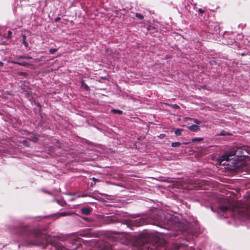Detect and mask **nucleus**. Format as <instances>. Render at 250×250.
Segmentation results:
<instances>
[{"instance_id":"f257e3e1","label":"nucleus","mask_w":250,"mask_h":250,"mask_svg":"<svg viewBox=\"0 0 250 250\" xmlns=\"http://www.w3.org/2000/svg\"><path fill=\"white\" fill-rule=\"evenodd\" d=\"M27 231V229L22 226H21L18 230H15L16 233H22L23 232L27 233L28 235L27 241L30 245L44 247L46 245L50 243V244L48 245L50 250H68L60 243H53L51 236L42 233L39 230L35 229Z\"/></svg>"},{"instance_id":"f03ea898","label":"nucleus","mask_w":250,"mask_h":250,"mask_svg":"<svg viewBox=\"0 0 250 250\" xmlns=\"http://www.w3.org/2000/svg\"><path fill=\"white\" fill-rule=\"evenodd\" d=\"M248 153L246 149L241 147H234L221 156L218 159L217 162L220 165H227L228 164H226V162L233 159V157L237 158L244 157L246 156Z\"/></svg>"},{"instance_id":"7ed1b4c3","label":"nucleus","mask_w":250,"mask_h":250,"mask_svg":"<svg viewBox=\"0 0 250 250\" xmlns=\"http://www.w3.org/2000/svg\"><path fill=\"white\" fill-rule=\"evenodd\" d=\"M165 219L167 220V221H165V223L172 228L180 229L182 231L186 230L187 228V226L182 224L179 221V219L174 215L167 214L166 215Z\"/></svg>"},{"instance_id":"20e7f679","label":"nucleus","mask_w":250,"mask_h":250,"mask_svg":"<svg viewBox=\"0 0 250 250\" xmlns=\"http://www.w3.org/2000/svg\"><path fill=\"white\" fill-rule=\"evenodd\" d=\"M218 209L219 211L223 213L229 211L230 215H232L234 208L230 206H220L218 207Z\"/></svg>"},{"instance_id":"39448f33","label":"nucleus","mask_w":250,"mask_h":250,"mask_svg":"<svg viewBox=\"0 0 250 250\" xmlns=\"http://www.w3.org/2000/svg\"><path fill=\"white\" fill-rule=\"evenodd\" d=\"M132 224H134L135 226L138 227L143 225L145 221L143 218H137L134 220H132L131 221Z\"/></svg>"},{"instance_id":"423d86ee","label":"nucleus","mask_w":250,"mask_h":250,"mask_svg":"<svg viewBox=\"0 0 250 250\" xmlns=\"http://www.w3.org/2000/svg\"><path fill=\"white\" fill-rule=\"evenodd\" d=\"M97 191L95 190L92 192L83 193L82 194H79L77 196L78 197H90L95 199H96V194Z\"/></svg>"},{"instance_id":"0eeeda50","label":"nucleus","mask_w":250,"mask_h":250,"mask_svg":"<svg viewBox=\"0 0 250 250\" xmlns=\"http://www.w3.org/2000/svg\"><path fill=\"white\" fill-rule=\"evenodd\" d=\"M92 208L90 207H83L81 208V212L84 215H89L92 211Z\"/></svg>"},{"instance_id":"6e6552de","label":"nucleus","mask_w":250,"mask_h":250,"mask_svg":"<svg viewBox=\"0 0 250 250\" xmlns=\"http://www.w3.org/2000/svg\"><path fill=\"white\" fill-rule=\"evenodd\" d=\"M188 128L190 131L195 132L199 130V127L197 125H192L188 126Z\"/></svg>"},{"instance_id":"1a4fd4ad","label":"nucleus","mask_w":250,"mask_h":250,"mask_svg":"<svg viewBox=\"0 0 250 250\" xmlns=\"http://www.w3.org/2000/svg\"><path fill=\"white\" fill-rule=\"evenodd\" d=\"M11 63L13 64H17L21 66H27L28 65V63L26 62H19L17 61H12L11 62Z\"/></svg>"},{"instance_id":"9d476101","label":"nucleus","mask_w":250,"mask_h":250,"mask_svg":"<svg viewBox=\"0 0 250 250\" xmlns=\"http://www.w3.org/2000/svg\"><path fill=\"white\" fill-rule=\"evenodd\" d=\"M56 201L58 204L60 205L61 206H64L66 204L65 202L62 200H56Z\"/></svg>"},{"instance_id":"9b49d317","label":"nucleus","mask_w":250,"mask_h":250,"mask_svg":"<svg viewBox=\"0 0 250 250\" xmlns=\"http://www.w3.org/2000/svg\"><path fill=\"white\" fill-rule=\"evenodd\" d=\"M204 140L203 138H193L192 139V142H201Z\"/></svg>"},{"instance_id":"f8f14e48","label":"nucleus","mask_w":250,"mask_h":250,"mask_svg":"<svg viewBox=\"0 0 250 250\" xmlns=\"http://www.w3.org/2000/svg\"><path fill=\"white\" fill-rule=\"evenodd\" d=\"M91 179L94 182V183H91V186H93L95 185V184H96V183L97 182H100V180H99L98 179H96V178H95L94 177H93Z\"/></svg>"},{"instance_id":"ddd939ff","label":"nucleus","mask_w":250,"mask_h":250,"mask_svg":"<svg viewBox=\"0 0 250 250\" xmlns=\"http://www.w3.org/2000/svg\"><path fill=\"white\" fill-rule=\"evenodd\" d=\"M111 112L113 113H117L120 115L123 113V111L122 110L115 109H112Z\"/></svg>"},{"instance_id":"4468645a","label":"nucleus","mask_w":250,"mask_h":250,"mask_svg":"<svg viewBox=\"0 0 250 250\" xmlns=\"http://www.w3.org/2000/svg\"><path fill=\"white\" fill-rule=\"evenodd\" d=\"M228 44L231 45L232 47H235V45L237 46L236 42L232 40L228 43Z\"/></svg>"},{"instance_id":"2eb2a0df","label":"nucleus","mask_w":250,"mask_h":250,"mask_svg":"<svg viewBox=\"0 0 250 250\" xmlns=\"http://www.w3.org/2000/svg\"><path fill=\"white\" fill-rule=\"evenodd\" d=\"M135 16L140 20H143L144 19V16L140 13H136L135 14Z\"/></svg>"},{"instance_id":"dca6fc26","label":"nucleus","mask_w":250,"mask_h":250,"mask_svg":"<svg viewBox=\"0 0 250 250\" xmlns=\"http://www.w3.org/2000/svg\"><path fill=\"white\" fill-rule=\"evenodd\" d=\"M175 134L177 136H179V135H181V133H182V129H176L175 130Z\"/></svg>"},{"instance_id":"f3484780","label":"nucleus","mask_w":250,"mask_h":250,"mask_svg":"<svg viewBox=\"0 0 250 250\" xmlns=\"http://www.w3.org/2000/svg\"><path fill=\"white\" fill-rule=\"evenodd\" d=\"M181 145V143L179 142H173L171 144L172 147H178Z\"/></svg>"},{"instance_id":"a211bd4d","label":"nucleus","mask_w":250,"mask_h":250,"mask_svg":"<svg viewBox=\"0 0 250 250\" xmlns=\"http://www.w3.org/2000/svg\"><path fill=\"white\" fill-rule=\"evenodd\" d=\"M29 140L34 142H37L38 141V138L37 137L35 136H32L29 138Z\"/></svg>"},{"instance_id":"6ab92c4d","label":"nucleus","mask_w":250,"mask_h":250,"mask_svg":"<svg viewBox=\"0 0 250 250\" xmlns=\"http://www.w3.org/2000/svg\"><path fill=\"white\" fill-rule=\"evenodd\" d=\"M68 214L67 213L63 212H61V213H58L57 216L58 217H59V216H65L67 215Z\"/></svg>"},{"instance_id":"aec40b11","label":"nucleus","mask_w":250,"mask_h":250,"mask_svg":"<svg viewBox=\"0 0 250 250\" xmlns=\"http://www.w3.org/2000/svg\"><path fill=\"white\" fill-rule=\"evenodd\" d=\"M56 51H57V49H56V48H51L49 50V52L51 54H54Z\"/></svg>"},{"instance_id":"412c9836","label":"nucleus","mask_w":250,"mask_h":250,"mask_svg":"<svg viewBox=\"0 0 250 250\" xmlns=\"http://www.w3.org/2000/svg\"><path fill=\"white\" fill-rule=\"evenodd\" d=\"M195 250V248L192 247V246H187L185 247V250Z\"/></svg>"},{"instance_id":"4be33fe9","label":"nucleus","mask_w":250,"mask_h":250,"mask_svg":"<svg viewBox=\"0 0 250 250\" xmlns=\"http://www.w3.org/2000/svg\"><path fill=\"white\" fill-rule=\"evenodd\" d=\"M19 58L21 59H31V57L29 56H19Z\"/></svg>"},{"instance_id":"5701e85b","label":"nucleus","mask_w":250,"mask_h":250,"mask_svg":"<svg viewBox=\"0 0 250 250\" xmlns=\"http://www.w3.org/2000/svg\"><path fill=\"white\" fill-rule=\"evenodd\" d=\"M220 135H222V136H226L227 135H229V134L228 133H227V132H226L225 131L223 130L220 132Z\"/></svg>"},{"instance_id":"b1692460","label":"nucleus","mask_w":250,"mask_h":250,"mask_svg":"<svg viewBox=\"0 0 250 250\" xmlns=\"http://www.w3.org/2000/svg\"><path fill=\"white\" fill-rule=\"evenodd\" d=\"M22 143L23 144V145L25 146H29V144L28 143V142L26 140H23L22 141Z\"/></svg>"},{"instance_id":"393cba45","label":"nucleus","mask_w":250,"mask_h":250,"mask_svg":"<svg viewBox=\"0 0 250 250\" xmlns=\"http://www.w3.org/2000/svg\"><path fill=\"white\" fill-rule=\"evenodd\" d=\"M192 120H193V122H194L195 124H197V125H199V124H200V123H201V121H200L199 120H198L197 119H194H194H193Z\"/></svg>"},{"instance_id":"a878e982","label":"nucleus","mask_w":250,"mask_h":250,"mask_svg":"<svg viewBox=\"0 0 250 250\" xmlns=\"http://www.w3.org/2000/svg\"><path fill=\"white\" fill-rule=\"evenodd\" d=\"M22 43L24 45V46L27 48L28 46V44L26 40L22 41Z\"/></svg>"},{"instance_id":"bb28decb","label":"nucleus","mask_w":250,"mask_h":250,"mask_svg":"<svg viewBox=\"0 0 250 250\" xmlns=\"http://www.w3.org/2000/svg\"><path fill=\"white\" fill-rule=\"evenodd\" d=\"M12 34V33L11 31H10V30L8 31V33H7V37L8 38H11Z\"/></svg>"},{"instance_id":"cd10ccee","label":"nucleus","mask_w":250,"mask_h":250,"mask_svg":"<svg viewBox=\"0 0 250 250\" xmlns=\"http://www.w3.org/2000/svg\"><path fill=\"white\" fill-rule=\"evenodd\" d=\"M214 27L215 31L216 32H217V30H218L219 29V26H218V25H217V24H216V25H215L214 26Z\"/></svg>"},{"instance_id":"c85d7f7f","label":"nucleus","mask_w":250,"mask_h":250,"mask_svg":"<svg viewBox=\"0 0 250 250\" xmlns=\"http://www.w3.org/2000/svg\"><path fill=\"white\" fill-rule=\"evenodd\" d=\"M198 11L200 13H201V14L205 12V11L204 10H203L202 8L198 9Z\"/></svg>"},{"instance_id":"c756f323","label":"nucleus","mask_w":250,"mask_h":250,"mask_svg":"<svg viewBox=\"0 0 250 250\" xmlns=\"http://www.w3.org/2000/svg\"><path fill=\"white\" fill-rule=\"evenodd\" d=\"M212 25H210L209 26V30L210 31V32H211L212 33H214V32H213V31L212 30L211 28H212Z\"/></svg>"},{"instance_id":"7c9ffc66","label":"nucleus","mask_w":250,"mask_h":250,"mask_svg":"<svg viewBox=\"0 0 250 250\" xmlns=\"http://www.w3.org/2000/svg\"><path fill=\"white\" fill-rule=\"evenodd\" d=\"M22 41L26 40V37L25 35H22Z\"/></svg>"},{"instance_id":"2f4dec72","label":"nucleus","mask_w":250,"mask_h":250,"mask_svg":"<svg viewBox=\"0 0 250 250\" xmlns=\"http://www.w3.org/2000/svg\"><path fill=\"white\" fill-rule=\"evenodd\" d=\"M182 244H178V248H177V249H180V247L182 246Z\"/></svg>"},{"instance_id":"473e14b6","label":"nucleus","mask_w":250,"mask_h":250,"mask_svg":"<svg viewBox=\"0 0 250 250\" xmlns=\"http://www.w3.org/2000/svg\"><path fill=\"white\" fill-rule=\"evenodd\" d=\"M3 65V63L2 62H0V67Z\"/></svg>"},{"instance_id":"72a5a7b5","label":"nucleus","mask_w":250,"mask_h":250,"mask_svg":"<svg viewBox=\"0 0 250 250\" xmlns=\"http://www.w3.org/2000/svg\"><path fill=\"white\" fill-rule=\"evenodd\" d=\"M84 88H88V86L86 84H84Z\"/></svg>"},{"instance_id":"f704fd0d","label":"nucleus","mask_w":250,"mask_h":250,"mask_svg":"<svg viewBox=\"0 0 250 250\" xmlns=\"http://www.w3.org/2000/svg\"><path fill=\"white\" fill-rule=\"evenodd\" d=\"M188 144H189L188 142H185V143H183V144H184V145H188Z\"/></svg>"},{"instance_id":"c9c22d12","label":"nucleus","mask_w":250,"mask_h":250,"mask_svg":"<svg viewBox=\"0 0 250 250\" xmlns=\"http://www.w3.org/2000/svg\"><path fill=\"white\" fill-rule=\"evenodd\" d=\"M241 55H242V56H244V55H245V54H244V53H242V54H241Z\"/></svg>"},{"instance_id":"e433bc0d","label":"nucleus","mask_w":250,"mask_h":250,"mask_svg":"<svg viewBox=\"0 0 250 250\" xmlns=\"http://www.w3.org/2000/svg\"><path fill=\"white\" fill-rule=\"evenodd\" d=\"M58 19H59V18H58V19H56V21L58 20Z\"/></svg>"},{"instance_id":"4c0bfd02","label":"nucleus","mask_w":250,"mask_h":250,"mask_svg":"<svg viewBox=\"0 0 250 250\" xmlns=\"http://www.w3.org/2000/svg\"><path fill=\"white\" fill-rule=\"evenodd\" d=\"M58 19H59V18H58V19H56V21L58 20Z\"/></svg>"},{"instance_id":"58836bf2","label":"nucleus","mask_w":250,"mask_h":250,"mask_svg":"<svg viewBox=\"0 0 250 250\" xmlns=\"http://www.w3.org/2000/svg\"><path fill=\"white\" fill-rule=\"evenodd\" d=\"M162 135H163V134H161V135H160L161 137H162Z\"/></svg>"},{"instance_id":"ea45409f","label":"nucleus","mask_w":250,"mask_h":250,"mask_svg":"<svg viewBox=\"0 0 250 250\" xmlns=\"http://www.w3.org/2000/svg\"><path fill=\"white\" fill-rule=\"evenodd\" d=\"M162 135H163V134H161V135H160L161 137H162Z\"/></svg>"}]
</instances>
